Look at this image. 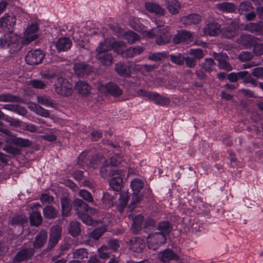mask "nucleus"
<instances>
[{
  "label": "nucleus",
  "mask_w": 263,
  "mask_h": 263,
  "mask_svg": "<svg viewBox=\"0 0 263 263\" xmlns=\"http://www.w3.org/2000/svg\"><path fill=\"white\" fill-rule=\"evenodd\" d=\"M163 22L156 21V24L157 27L150 30H143L142 34L144 37L149 39L156 37V43L159 45H162L169 43L172 36L169 32L167 26H164Z\"/></svg>",
  "instance_id": "1"
},
{
  "label": "nucleus",
  "mask_w": 263,
  "mask_h": 263,
  "mask_svg": "<svg viewBox=\"0 0 263 263\" xmlns=\"http://www.w3.org/2000/svg\"><path fill=\"white\" fill-rule=\"evenodd\" d=\"M21 40L20 36L13 31H9L4 34L0 38L1 47L4 49L9 48L12 52L18 50Z\"/></svg>",
  "instance_id": "2"
},
{
  "label": "nucleus",
  "mask_w": 263,
  "mask_h": 263,
  "mask_svg": "<svg viewBox=\"0 0 263 263\" xmlns=\"http://www.w3.org/2000/svg\"><path fill=\"white\" fill-rule=\"evenodd\" d=\"M109 50L106 48L103 42H101L96 49V59L103 66H109L113 63V57Z\"/></svg>",
  "instance_id": "3"
},
{
  "label": "nucleus",
  "mask_w": 263,
  "mask_h": 263,
  "mask_svg": "<svg viewBox=\"0 0 263 263\" xmlns=\"http://www.w3.org/2000/svg\"><path fill=\"white\" fill-rule=\"evenodd\" d=\"M137 95L139 97H145L148 100L162 106L168 105L170 103L169 98L160 96L158 93L148 91L142 89L138 90L137 91Z\"/></svg>",
  "instance_id": "4"
},
{
  "label": "nucleus",
  "mask_w": 263,
  "mask_h": 263,
  "mask_svg": "<svg viewBox=\"0 0 263 263\" xmlns=\"http://www.w3.org/2000/svg\"><path fill=\"white\" fill-rule=\"evenodd\" d=\"M54 89L57 93L62 96L68 97L72 93V84L62 77L57 79L54 84Z\"/></svg>",
  "instance_id": "5"
},
{
  "label": "nucleus",
  "mask_w": 263,
  "mask_h": 263,
  "mask_svg": "<svg viewBox=\"0 0 263 263\" xmlns=\"http://www.w3.org/2000/svg\"><path fill=\"white\" fill-rule=\"evenodd\" d=\"M166 241L164 234L156 232L149 234L147 237V247L149 249L156 250Z\"/></svg>",
  "instance_id": "6"
},
{
  "label": "nucleus",
  "mask_w": 263,
  "mask_h": 263,
  "mask_svg": "<svg viewBox=\"0 0 263 263\" xmlns=\"http://www.w3.org/2000/svg\"><path fill=\"white\" fill-rule=\"evenodd\" d=\"M39 26L36 23H33L29 25L24 32V36L22 39L23 45H27L39 37Z\"/></svg>",
  "instance_id": "7"
},
{
  "label": "nucleus",
  "mask_w": 263,
  "mask_h": 263,
  "mask_svg": "<svg viewBox=\"0 0 263 263\" xmlns=\"http://www.w3.org/2000/svg\"><path fill=\"white\" fill-rule=\"evenodd\" d=\"M93 34L94 31L87 26H83L81 30H80L77 27H75L72 33V37L76 42H78L80 46L83 47L84 46L83 42L85 40L84 38L85 36L91 35Z\"/></svg>",
  "instance_id": "8"
},
{
  "label": "nucleus",
  "mask_w": 263,
  "mask_h": 263,
  "mask_svg": "<svg viewBox=\"0 0 263 263\" xmlns=\"http://www.w3.org/2000/svg\"><path fill=\"white\" fill-rule=\"evenodd\" d=\"M103 42L107 49H113L115 52L121 54L123 57V54L126 49V44L124 42L116 41L114 39H107Z\"/></svg>",
  "instance_id": "9"
},
{
  "label": "nucleus",
  "mask_w": 263,
  "mask_h": 263,
  "mask_svg": "<svg viewBox=\"0 0 263 263\" xmlns=\"http://www.w3.org/2000/svg\"><path fill=\"white\" fill-rule=\"evenodd\" d=\"M45 57L44 53L40 49L29 51L25 58L26 63L30 65L41 63Z\"/></svg>",
  "instance_id": "10"
},
{
  "label": "nucleus",
  "mask_w": 263,
  "mask_h": 263,
  "mask_svg": "<svg viewBox=\"0 0 263 263\" xmlns=\"http://www.w3.org/2000/svg\"><path fill=\"white\" fill-rule=\"evenodd\" d=\"M73 205L77 213H86L88 215H95L97 213L95 209L89 207L88 205L82 200L77 198L73 202Z\"/></svg>",
  "instance_id": "11"
},
{
  "label": "nucleus",
  "mask_w": 263,
  "mask_h": 263,
  "mask_svg": "<svg viewBox=\"0 0 263 263\" xmlns=\"http://www.w3.org/2000/svg\"><path fill=\"white\" fill-rule=\"evenodd\" d=\"M125 172L122 170H119L115 171L114 174V177L110 180L109 184L114 191H119L121 189L123 183L122 177L125 175Z\"/></svg>",
  "instance_id": "12"
},
{
  "label": "nucleus",
  "mask_w": 263,
  "mask_h": 263,
  "mask_svg": "<svg viewBox=\"0 0 263 263\" xmlns=\"http://www.w3.org/2000/svg\"><path fill=\"white\" fill-rule=\"evenodd\" d=\"M34 254L33 248H23L21 249L15 255L13 259L14 263H20L26 260L29 259Z\"/></svg>",
  "instance_id": "13"
},
{
  "label": "nucleus",
  "mask_w": 263,
  "mask_h": 263,
  "mask_svg": "<svg viewBox=\"0 0 263 263\" xmlns=\"http://www.w3.org/2000/svg\"><path fill=\"white\" fill-rule=\"evenodd\" d=\"M99 89L102 92H108L116 97L121 96L123 92L122 89L118 85L112 83L101 85Z\"/></svg>",
  "instance_id": "14"
},
{
  "label": "nucleus",
  "mask_w": 263,
  "mask_h": 263,
  "mask_svg": "<svg viewBox=\"0 0 263 263\" xmlns=\"http://www.w3.org/2000/svg\"><path fill=\"white\" fill-rule=\"evenodd\" d=\"M158 258L161 261L166 262L172 260L178 261L179 259V256L171 249H166L159 252Z\"/></svg>",
  "instance_id": "15"
},
{
  "label": "nucleus",
  "mask_w": 263,
  "mask_h": 263,
  "mask_svg": "<svg viewBox=\"0 0 263 263\" xmlns=\"http://www.w3.org/2000/svg\"><path fill=\"white\" fill-rule=\"evenodd\" d=\"M220 25L214 22H209L203 28L205 35L216 36L221 32Z\"/></svg>",
  "instance_id": "16"
},
{
  "label": "nucleus",
  "mask_w": 263,
  "mask_h": 263,
  "mask_svg": "<svg viewBox=\"0 0 263 263\" xmlns=\"http://www.w3.org/2000/svg\"><path fill=\"white\" fill-rule=\"evenodd\" d=\"M74 71L79 77H84L88 75L92 71V67L88 65L83 63H76L73 66Z\"/></svg>",
  "instance_id": "17"
},
{
  "label": "nucleus",
  "mask_w": 263,
  "mask_h": 263,
  "mask_svg": "<svg viewBox=\"0 0 263 263\" xmlns=\"http://www.w3.org/2000/svg\"><path fill=\"white\" fill-rule=\"evenodd\" d=\"M238 25L236 22H232L231 24L221 29V32L223 37L231 39L234 36L238 31Z\"/></svg>",
  "instance_id": "18"
},
{
  "label": "nucleus",
  "mask_w": 263,
  "mask_h": 263,
  "mask_svg": "<svg viewBox=\"0 0 263 263\" xmlns=\"http://www.w3.org/2000/svg\"><path fill=\"white\" fill-rule=\"evenodd\" d=\"M192 33L186 31L182 30L177 33L173 39L175 44H179L183 42H190L193 40Z\"/></svg>",
  "instance_id": "19"
},
{
  "label": "nucleus",
  "mask_w": 263,
  "mask_h": 263,
  "mask_svg": "<svg viewBox=\"0 0 263 263\" xmlns=\"http://www.w3.org/2000/svg\"><path fill=\"white\" fill-rule=\"evenodd\" d=\"M214 59L218 63V66L220 69H226L228 71L232 70V67L228 63V58L226 53H216Z\"/></svg>",
  "instance_id": "20"
},
{
  "label": "nucleus",
  "mask_w": 263,
  "mask_h": 263,
  "mask_svg": "<svg viewBox=\"0 0 263 263\" xmlns=\"http://www.w3.org/2000/svg\"><path fill=\"white\" fill-rule=\"evenodd\" d=\"M144 247V241L140 238H133L129 241V249L133 252L140 253L142 252Z\"/></svg>",
  "instance_id": "21"
},
{
  "label": "nucleus",
  "mask_w": 263,
  "mask_h": 263,
  "mask_svg": "<svg viewBox=\"0 0 263 263\" xmlns=\"http://www.w3.org/2000/svg\"><path fill=\"white\" fill-rule=\"evenodd\" d=\"M72 45L71 40L67 37H61L55 43V47L59 51H65L69 49Z\"/></svg>",
  "instance_id": "22"
},
{
  "label": "nucleus",
  "mask_w": 263,
  "mask_h": 263,
  "mask_svg": "<svg viewBox=\"0 0 263 263\" xmlns=\"http://www.w3.org/2000/svg\"><path fill=\"white\" fill-rule=\"evenodd\" d=\"M201 21L200 15L197 14H190L181 18V22L185 25L197 24Z\"/></svg>",
  "instance_id": "23"
},
{
  "label": "nucleus",
  "mask_w": 263,
  "mask_h": 263,
  "mask_svg": "<svg viewBox=\"0 0 263 263\" xmlns=\"http://www.w3.org/2000/svg\"><path fill=\"white\" fill-rule=\"evenodd\" d=\"M145 6L147 11L154 13L157 15L161 16L165 14L164 9L158 4L148 2L145 3Z\"/></svg>",
  "instance_id": "24"
},
{
  "label": "nucleus",
  "mask_w": 263,
  "mask_h": 263,
  "mask_svg": "<svg viewBox=\"0 0 263 263\" xmlns=\"http://www.w3.org/2000/svg\"><path fill=\"white\" fill-rule=\"evenodd\" d=\"M1 18H3L2 20V22L4 24L2 28L10 29L15 25L16 19L15 16L12 13H5L4 16Z\"/></svg>",
  "instance_id": "25"
},
{
  "label": "nucleus",
  "mask_w": 263,
  "mask_h": 263,
  "mask_svg": "<svg viewBox=\"0 0 263 263\" xmlns=\"http://www.w3.org/2000/svg\"><path fill=\"white\" fill-rule=\"evenodd\" d=\"M58 214V210L52 205H48L43 209V215L45 219H54L57 217Z\"/></svg>",
  "instance_id": "26"
},
{
  "label": "nucleus",
  "mask_w": 263,
  "mask_h": 263,
  "mask_svg": "<svg viewBox=\"0 0 263 263\" xmlns=\"http://www.w3.org/2000/svg\"><path fill=\"white\" fill-rule=\"evenodd\" d=\"M165 3L168 11L172 14L179 13L180 4L177 0H165Z\"/></svg>",
  "instance_id": "27"
},
{
  "label": "nucleus",
  "mask_w": 263,
  "mask_h": 263,
  "mask_svg": "<svg viewBox=\"0 0 263 263\" xmlns=\"http://www.w3.org/2000/svg\"><path fill=\"white\" fill-rule=\"evenodd\" d=\"M47 238V233L45 231H41L35 237L34 242L35 248H41L46 243Z\"/></svg>",
  "instance_id": "28"
},
{
  "label": "nucleus",
  "mask_w": 263,
  "mask_h": 263,
  "mask_svg": "<svg viewBox=\"0 0 263 263\" xmlns=\"http://www.w3.org/2000/svg\"><path fill=\"white\" fill-rule=\"evenodd\" d=\"M75 89L82 95H87L91 90V87L86 82L80 81L76 84Z\"/></svg>",
  "instance_id": "29"
},
{
  "label": "nucleus",
  "mask_w": 263,
  "mask_h": 263,
  "mask_svg": "<svg viewBox=\"0 0 263 263\" xmlns=\"http://www.w3.org/2000/svg\"><path fill=\"white\" fill-rule=\"evenodd\" d=\"M144 51V48L140 46L130 47L125 50L123 57L132 58L141 54Z\"/></svg>",
  "instance_id": "30"
},
{
  "label": "nucleus",
  "mask_w": 263,
  "mask_h": 263,
  "mask_svg": "<svg viewBox=\"0 0 263 263\" xmlns=\"http://www.w3.org/2000/svg\"><path fill=\"white\" fill-rule=\"evenodd\" d=\"M37 103L48 107L56 108L57 105L49 97L46 95L39 96L36 98Z\"/></svg>",
  "instance_id": "31"
},
{
  "label": "nucleus",
  "mask_w": 263,
  "mask_h": 263,
  "mask_svg": "<svg viewBox=\"0 0 263 263\" xmlns=\"http://www.w3.org/2000/svg\"><path fill=\"white\" fill-rule=\"evenodd\" d=\"M128 199L129 196L128 193L123 192L121 193L120 197L119 199V204L117 206V209L120 213H122L124 210Z\"/></svg>",
  "instance_id": "32"
},
{
  "label": "nucleus",
  "mask_w": 263,
  "mask_h": 263,
  "mask_svg": "<svg viewBox=\"0 0 263 263\" xmlns=\"http://www.w3.org/2000/svg\"><path fill=\"white\" fill-rule=\"evenodd\" d=\"M216 8L220 11L227 12H232L236 9V6L229 2H223L216 4Z\"/></svg>",
  "instance_id": "33"
},
{
  "label": "nucleus",
  "mask_w": 263,
  "mask_h": 263,
  "mask_svg": "<svg viewBox=\"0 0 263 263\" xmlns=\"http://www.w3.org/2000/svg\"><path fill=\"white\" fill-rule=\"evenodd\" d=\"M255 38L251 35L245 34L241 35L238 40V43L246 47H251L255 42Z\"/></svg>",
  "instance_id": "34"
},
{
  "label": "nucleus",
  "mask_w": 263,
  "mask_h": 263,
  "mask_svg": "<svg viewBox=\"0 0 263 263\" xmlns=\"http://www.w3.org/2000/svg\"><path fill=\"white\" fill-rule=\"evenodd\" d=\"M62 214L64 216H68L72 209L70 200L67 197H63L61 200Z\"/></svg>",
  "instance_id": "35"
},
{
  "label": "nucleus",
  "mask_w": 263,
  "mask_h": 263,
  "mask_svg": "<svg viewBox=\"0 0 263 263\" xmlns=\"http://www.w3.org/2000/svg\"><path fill=\"white\" fill-rule=\"evenodd\" d=\"M115 70L120 76L127 77L130 74L129 67L123 63H119L116 65Z\"/></svg>",
  "instance_id": "36"
},
{
  "label": "nucleus",
  "mask_w": 263,
  "mask_h": 263,
  "mask_svg": "<svg viewBox=\"0 0 263 263\" xmlns=\"http://www.w3.org/2000/svg\"><path fill=\"white\" fill-rule=\"evenodd\" d=\"M73 257L80 260V262L83 261L84 259L88 258V252L84 248L77 249L72 252Z\"/></svg>",
  "instance_id": "37"
},
{
  "label": "nucleus",
  "mask_w": 263,
  "mask_h": 263,
  "mask_svg": "<svg viewBox=\"0 0 263 263\" xmlns=\"http://www.w3.org/2000/svg\"><path fill=\"white\" fill-rule=\"evenodd\" d=\"M42 220L41 213L36 211H33L30 215V221L31 225L38 226L42 223Z\"/></svg>",
  "instance_id": "38"
},
{
  "label": "nucleus",
  "mask_w": 263,
  "mask_h": 263,
  "mask_svg": "<svg viewBox=\"0 0 263 263\" xmlns=\"http://www.w3.org/2000/svg\"><path fill=\"white\" fill-rule=\"evenodd\" d=\"M260 24V21L257 23H249L243 26V29L252 33L259 34Z\"/></svg>",
  "instance_id": "39"
},
{
  "label": "nucleus",
  "mask_w": 263,
  "mask_h": 263,
  "mask_svg": "<svg viewBox=\"0 0 263 263\" xmlns=\"http://www.w3.org/2000/svg\"><path fill=\"white\" fill-rule=\"evenodd\" d=\"M21 99L17 96L10 93H2L0 95V102H20Z\"/></svg>",
  "instance_id": "40"
},
{
  "label": "nucleus",
  "mask_w": 263,
  "mask_h": 263,
  "mask_svg": "<svg viewBox=\"0 0 263 263\" xmlns=\"http://www.w3.org/2000/svg\"><path fill=\"white\" fill-rule=\"evenodd\" d=\"M143 220V217L141 215H138L134 218L132 226V230L134 233H137L141 230Z\"/></svg>",
  "instance_id": "41"
},
{
  "label": "nucleus",
  "mask_w": 263,
  "mask_h": 263,
  "mask_svg": "<svg viewBox=\"0 0 263 263\" xmlns=\"http://www.w3.org/2000/svg\"><path fill=\"white\" fill-rule=\"evenodd\" d=\"M124 38L127 41L129 44H133L140 39L139 35L132 31H128L125 32Z\"/></svg>",
  "instance_id": "42"
},
{
  "label": "nucleus",
  "mask_w": 263,
  "mask_h": 263,
  "mask_svg": "<svg viewBox=\"0 0 263 263\" xmlns=\"http://www.w3.org/2000/svg\"><path fill=\"white\" fill-rule=\"evenodd\" d=\"M158 229L161 231V232H158L159 233L164 234L165 236L166 234H168L171 231L172 228L168 221H164L159 223Z\"/></svg>",
  "instance_id": "43"
},
{
  "label": "nucleus",
  "mask_w": 263,
  "mask_h": 263,
  "mask_svg": "<svg viewBox=\"0 0 263 263\" xmlns=\"http://www.w3.org/2000/svg\"><path fill=\"white\" fill-rule=\"evenodd\" d=\"M130 186L134 193H138L143 186V182L140 179H135L131 182Z\"/></svg>",
  "instance_id": "44"
},
{
  "label": "nucleus",
  "mask_w": 263,
  "mask_h": 263,
  "mask_svg": "<svg viewBox=\"0 0 263 263\" xmlns=\"http://www.w3.org/2000/svg\"><path fill=\"white\" fill-rule=\"evenodd\" d=\"M202 68L206 71H211L215 66V63L211 58L206 59L203 63L201 64Z\"/></svg>",
  "instance_id": "45"
},
{
  "label": "nucleus",
  "mask_w": 263,
  "mask_h": 263,
  "mask_svg": "<svg viewBox=\"0 0 263 263\" xmlns=\"http://www.w3.org/2000/svg\"><path fill=\"white\" fill-rule=\"evenodd\" d=\"M166 52H155L151 53L148 56V59L153 61H162L167 57Z\"/></svg>",
  "instance_id": "46"
},
{
  "label": "nucleus",
  "mask_w": 263,
  "mask_h": 263,
  "mask_svg": "<svg viewBox=\"0 0 263 263\" xmlns=\"http://www.w3.org/2000/svg\"><path fill=\"white\" fill-rule=\"evenodd\" d=\"M185 57L181 53L170 55L171 61L178 65H182L184 63Z\"/></svg>",
  "instance_id": "47"
},
{
  "label": "nucleus",
  "mask_w": 263,
  "mask_h": 263,
  "mask_svg": "<svg viewBox=\"0 0 263 263\" xmlns=\"http://www.w3.org/2000/svg\"><path fill=\"white\" fill-rule=\"evenodd\" d=\"M254 8L252 4L249 2H241L238 8V11L240 14H242L245 12H249L253 10Z\"/></svg>",
  "instance_id": "48"
},
{
  "label": "nucleus",
  "mask_w": 263,
  "mask_h": 263,
  "mask_svg": "<svg viewBox=\"0 0 263 263\" xmlns=\"http://www.w3.org/2000/svg\"><path fill=\"white\" fill-rule=\"evenodd\" d=\"M189 54L193 56V58L196 60H200L203 58L205 54L203 51L201 49H191L189 50Z\"/></svg>",
  "instance_id": "49"
},
{
  "label": "nucleus",
  "mask_w": 263,
  "mask_h": 263,
  "mask_svg": "<svg viewBox=\"0 0 263 263\" xmlns=\"http://www.w3.org/2000/svg\"><path fill=\"white\" fill-rule=\"evenodd\" d=\"M80 232V223L78 222H72L70 224L69 233L73 236H77Z\"/></svg>",
  "instance_id": "50"
},
{
  "label": "nucleus",
  "mask_w": 263,
  "mask_h": 263,
  "mask_svg": "<svg viewBox=\"0 0 263 263\" xmlns=\"http://www.w3.org/2000/svg\"><path fill=\"white\" fill-rule=\"evenodd\" d=\"M29 84L32 87L36 89H43L46 86V83L42 80L37 79H34L30 81Z\"/></svg>",
  "instance_id": "51"
},
{
  "label": "nucleus",
  "mask_w": 263,
  "mask_h": 263,
  "mask_svg": "<svg viewBox=\"0 0 263 263\" xmlns=\"http://www.w3.org/2000/svg\"><path fill=\"white\" fill-rule=\"evenodd\" d=\"M123 158L118 154H115L110 158L109 165L112 166H118L123 161Z\"/></svg>",
  "instance_id": "52"
},
{
  "label": "nucleus",
  "mask_w": 263,
  "mask_h": 263,
  "mask_svg": "<svg viewBox=\"0 0 263 263\" xmlns=\"http://www.w3.org/2000/svg\"><path fill=\"white\" fill-rule=\"evenodd\" d=\"M106 231L105 226L95 229L91 233V237L96 239H98Z\"/></svg>",
  "instance_id": "53"
},
{
  "label": "nucleus",
  "mask_w": 263,
  "mask_h": 263,
  "mask_svg": "<svg viewBox=\"0 0 263 263\" xmlns=\"http://www.w3.org/2000/svg\"><path fill=\"white\" fill-rule=\"evenodd\" d=\"M79 196L87 202L93 203V197L90 193L85 190H81L79 191Z\"/></svg>",
  "instance_id": "54"
},
{
  "label": "nucleus",
  "mask_w": 263,
  "mask_h": 263,
  "mask_svg": "<svg viewBox=\"0 0 263 263\" xmlns=\"http://www.w3.org/2000/svg\"><path fill=\"white\" fill-rule=\"evenodd\" d=\"M40 75L42 78L51 79L55 77L56 73L52 70H44L40 72Z\"/></svg>",
  "instance_id": "55"
},
{
  "label": "nucleus",
  "mask_w": 263,
  "mask_h": 263,
  "mask_svg": "<svg viewBox=\"0 0 263 263\" xmlns=\"http://www.w3.org/2000/svg\"><path fill=\"white\" fill-rule=\"evenodd\" d=\"M62 233V228L59 226H55L51 228L50 235L60 239Z\"/></svg>",
  "instance_id": "56"
},
{
  "label": "nucleus",
  "mask_w": 263,
  "mask_h": 263,
  "mask_svg": "<svg viewBox=\"0 0 263 263\" xmlns=\"http://www.w3.org/2000/svg\"><path fill=\"white\" fill-rule=\"evenodd\" d=\"M99 256L102 258H109L110 256V252L107 247L102 246L98 249Z\"/></svg>",
  "instance_id": "57"
},
{
  "label": "nucleus",
  "mask_w": 263,
  "mask_h": 263,
  "mask_svg": "<svg viewBox=\"0 0 263 263\" xmlns=\"http://www.w3.org/2000/svg\"><path fill=\"white\" fill-rule=\"evenodd\" d=\"M27 221V218L23 215H18L13 217L10 221L12 224H22Z\"/></svg>",
  "instance_id": "58"
},
{
  "label": "nucleus",
  "mask_w": 263,
  "mask_h": 263,
  "mask_svg": "<svg viewBox=\"0 0 263 263\" xmlns=\"http://www.w3.org/2000/svg\"><path fill=\"white\" fill-rule=\"evenodd\" d=\"M35 109V113L40 116L42 117L48 118L50 116V111L47 110L41 106L40 107H36Z\"/></svg>",
  "instance_id": "59"
},
{
  "label": "nucleus",
  "mask_w": 263,
  "mask_h": 263,
  "mask_svg": "<svg viewBox=\"0 0 263 263\" xmlns=\"http://www.w3.org/2000/svg\"><path fill=\"white\" fill-rule=\"evenodd\" d=\"M77 214L84 223L88 225L92 224V218L89 215L82 212V213H77Z\"/></svg>",
  "instance_id": "60"
},
{
  "label": "nucleus",
  "mask_w": 263,
  "mask_h": 263,
  "mask_svg": "<svg viewBox=\"0 0 263 263\" xmlns=\"http://www.w3.org/2000/svg\"><path fill=\"white\" fill-rule=\"evenodd\" d=\"M103 159V156L102 155H96L93 156L90 162V165L91 167H96L98 166V165L99 164L100 161Z\"/></svg>",
  "instance_id": "61"
},
{
  "label": "nucleus",
  "mask_w": 263,
  "mask_h": 263,
  "mask_svg": "<svg viewBox=\"0 0 263 263\" xmlns=\"http://www.w3.org/2000/svg\"><path fill=\"white\" fill-rule=\"evenodd\" d=\"M253 52L257 56H260L263 54V44L262 43H255L254 45Z\"/></svg>",
  "instance_id": "62"
},
{
  "label": "nucleus",
  "mask_w": 263,
  "mask_h": 263,
  "mask_svg": "<svg viewBox=\"0 0 263 263\" xmlns=\"http://www.w3.org/2000/svg\"><path fill=\"white\" fill-rule=\"evenodd\" d=\"M253 57V55L252 53L248 51H243L240 53L238 58L241 61L245 62L250 60L252 59Z\"/></svg>",
  "instance_id": "63"
},
{
  "label": "nucleus",
  "mask_w": 263,
  "mask_h": 263,
  "mask_svg": "<svg viewBox=\"0 0 263 263\" xmlns=\"http://www.w3.org/2000/svg\"><path fill=\"white\" fill-rule=\"evenodd\" d=\"M141 199V197L138 195V193H134V194L133 195L132 199L130 202V204L128 206V208H129L130 210H133L135 208L134 205L139 202Z\"/></svg>",
  "instance_id": "64"
}]
</instances>
